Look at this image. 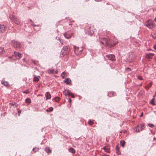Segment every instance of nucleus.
<instances>
[{"label": "nucleus", "instance_id": "obj_52", "mask_svg": "<svg viewBox=\"0 0 156 156\" xmlns=\"http://www.w3.org/2000/svg\"><path fill=\"white\" fill-rule=\"evenodd\" d=\"M35 148H34L33 149V151H35Z\"/></svg>", "mask_w": 156, "mask_h": 156}, {"label": "nucleus", "instance_id": "obj_6", "mask_svg": "<svg viewBox=\"0 0 156 156\" xmlns=\"http://www.w3.org/2000/svg\"><path fill=\"white\" fill-rule=\"evenodd\" d=\"M70 50V48L69 46H65L62 48L61 52L62 54L63 53L64 54H66L69 53Z\"/></svg>", "mask_w": 156, "mask_h": 156}, {"label": "nucleus", "instance_id": "obj_3", "mask_svg": "<svg viewBox=\"0 0 156 156\" xmlns=\"http://www.w3.org/2000/svg\"><path fill=\"white\" fill-rule=\"evenodd\" d=\"M9 18L11 20L15 23L17 25L20 24V20L15 16L12 15H10L9 16Z\"/></svg>", "mask_w": 156, "mask_h": 156}, {"label": "nucleus", "instance_id": "obj_47", "mask_svg": "<svg viewBox=\"0 0 156 156\" xmlns=\"http://www.w3.org/2000/svg\"><path fill=\"white\" fill-rule=\"evenodd\" d=\"M71 99H69V102L71 103Z\"/></svg>", "mask_w": 156, "mask_h": 156}, {"label": "nucleus", "instance_id": "obj_41", "mask_svg": "<svg viewBox=\"0 0 156 156\" xmlns=\"http://www.w3.org/2000/svg\"><path fill=\"white\" fill-rule=\"evenodd\" d=\"M153 48L155 49L156 50V44L154 45L153 46Z\"/></svg>", "mask_w": 156, "mask_h": 156}, {"label": "nucleus", "instance_id": "obj_42", "mask_svg": "<svg viewBox=\"0 0 156 156\" xmlns=\"http://www.w3.org/2000/svg\"><path fill=\"white\" fill-rule=\"evenodd\" d=\"M117 154H120V152L119 151H117Z\"/></svg>", "mask_w": 156, "mask_h": 156}, {"label": "nucleus", "instance_id": "obj_40", "mask_svg": "<svg viewBox=\"0 0 156 156\" xmlns=\"http://www.w3.org/2000/svg\"><path fill=\"white\" fill-rule=\"evenodd\" d=\"M16 104V103H15L14 104L10 103L9 104L11 105H12L14 106L15 104Z\"/></svg>", "mask_w": 156, "mask_h": 156}, {"label": "nucleus", "instance_id": "obj_29", "mask_svg": "<svg viewBox=\"0 0 156 156\" xmlns=\"http://www.w3.org/2000/svg\"><path fill=\"white\" fill-rule=\"evenodd\" d=\"M88 124L90 125H92L94 124V122L90 120L88 122Z\"/></svg>", "mask_w": 156, "mask_h": 156}, {"label": "nucleus", "instance_id": "obj_5", "mask_svg": "<svg viewBox=\"0 0 156 156\" xmlns=\"http://www.w3.org/2000/svg\"><path fill=\"white\" fill-rule=\"evenodd\" d=\"M73 48L74 52L77 55H79L81 53L83 50L82 48H80L79 47H77L76 46H74Z\"/></svg>", "mask_w": 156, "mask_h": 156}, {"label": "nucleus", "instance_id": "obj_31", "mask_svg": "<svg viewBox=\"0 0 156 156\" xmlns=\"http://www.w3.org/2000/svg\"><path fill=\"white\" fill-rule=\"evenodd\" d=\"M65 74V73L64 72H63L61 74V76L63 79H64L65 78L64 76Z\"/></svg>", "mask_w": 156, "mask_h": 156}, {"label": "nucleus", "instance_id": "obj_1", "mask_svg": "<svg viewBox=\"0 0 156 156\" xmlns=\"http://www.w3.org/2000/svg\"><path fill=\"white\" fill-rule=\"evenodd\" d=\"M144 25L149 29H152L155 26L154 22L150 20H147L145 22Z\"/></svg>", "mask_w": 156, "mask_h": 156}, {"label": "nucleus", "instance_id": "obj_20", "mask_svg": "<svg viewBox=\"0 0 156 156\" xmlns=\"http://www.w3.org/2000/svg\"><path fill=\"white\" fill-rule=\"evenodd\" d=\"M154 98H153L150 101V103L151 104L154 105H155V103L154 102Z\"/></svg>", "mask_w": 156, "mask_h": 156}, {"label": "nucleus", "instance_id": "obj_10", "mask_svg": "<svg viewBox=\"0 0 156 156\" xmlns=\"http://www.w3.org/2000/svg\"><path fill=\"white\" fill-rule=\"evenodd\" d=\"M5 26L4 25L0 24V31L3 32L5 29Z\"/></svg>", "mask_w": 156, "mask_h": 156}, {"label": "nucleus", "instance_id": "obj_30", "mask_svg": "<svg viewBox=\"0 0 156 156\" xmlns=\"http://www.w3.org/2000/svg\"><path fill=\"white\" fill-rule=\"evenodd\" d=\"M152 37L154 39H156V33H153L152 34Z\"/></svg>", "mask_w": 156, "mask_h": 156}, {"label": "nucleus", "instance_id": "obj_27", "mask_svg": "<svg viewBox=\"0 0 156 156\" xmlns=\"http://www.w3.org/2000/svg\"><path fill=\"white\" fill-rule=\"evenodd\" d=\"M56 39H57V40H59V41L62 44L63 42L62 41V40L59 38V37H56Z\"/></svg>", "mask_w": 156, "mask_h": 156}, {"label": "nucleus", "instance_id": "obj_36", "mask_svg": "<svg viewBox=\"0 0 156 156\" xmlns=\"http://www.w3.org/2000/svg\"><path fill=\"white\" fill-rule=\"evenodd\" d=\"M34 149H35L34 152H36L37 151L39 150V148L38 147H35Z\"/></svg>", "mask_w": 156, "mask_h": 156}, {"label": "nucleus", "instance_id": "obj_37", "mask_svg": "<svg viewBox=\"0 0 156 156\" xmlns=\"http://www.w3.org/2000/svg\"><path fill=\"white\" fill-rule=\"evenodd\" d=\"M21 110H19V111H18V114H19L18 115H19V116L20 115V114L21 113Z\"/></svg>", "mask_w": 156, "mask_h": 156}, {"label": "nucleus", "instance_id": "obj_58", "mask_svg": "<svg viewBox=\"0 0 156 156\" xmlns=\"http://www.w3.org/2000/svg\"><path fill=\"white\" fill-rule=\"evenodd\" d=\"M128 69H129V70H131L130 69V68H128Z\"/></svg>", "mask_w": 156, "mask_h": 156}, {"label": "nucleus", "instance_id": "obj_46", "mask_svg": "<svg viewBox=\"0 0 156 156\" xmlns=\"http://www.w3.org/2000/svg\"><path fill=\"white\" fill-rule=\"evenodd\" d=\"M54 73L55 74H57L58 73V71L57 70L56 71H55V72H54Z\"/></svg>", "mask_w": 156, "mask_h": 156}, {"label": "nucleus", "instance_id": "obj_38", "mask_svg": "<svg viewBox=\"0 0 156 156\" xmlns=\"http://www.w3.org/2000/svg\"><path fill=\"white\" fill-rule=\"evenodd\" d=\"M138 79L140 80H142V78L141 76H139L138 77Z\"/></svg>", "mask_w": 156, "mask_h": 156}, {"label": "nucleus", "instance_id": "obj_8", "mask_svg": "<svg viewBox=\"0 0 156 156\" xmlns=\"http://www.w3.org/2000/svg\"><path fill=\"white\" fill-rule=\"evenodd\" d=\"M106 57L110 60L114 61L115 60V56L113 54L107 55Z\"/></svg>", "mask_w": 156, "mask_h": 156}, {"label": "nucleus", "instance_id": "obj_45", "mask_svg": "<svg viewBox=\"0 0 156 156\" xmlns=\"http://www.w3.org/2000/svg\"><path fill=\"white\" fill-rule=\"evenodd\" d=\"M18 104H17V105L16 104H16H15V105H14L15 107H14V108H16V107H17V106H18Z\"/></svg>", "mask_w": 156, "mask_h": 156}, {"label": "nucleus", "instance_id": "obj_12", "mask_svg": "<svg viewBox=\"0 0 156 156\" xmlns=\"http://www.w3.org/2000/svg\"><path fill=\"white\" fill-rule=\"evenodd\" d=\"M64 82L67 85H69L71 83V80L69 78H68L64 80Z\"/></svg>", "mask_w": 156, "mask_h": 156}, {"label": "nucleus", "instance_id": "obj_13", "mask_svg": "<svg viewBox=\"0 0 156 156\" xmlns=\"http://www.w3.org/2000/svg\"><path fill=\"white\" fill-rule=\"evenodd\" d=\"M103 149L105 150V151L108 153H109L110 152V150L109 147L108 146H105L103 148Z\"/></svg>", "mask_w": 156, "mask_h": 156}, {"label": "nucleus", "instance_id": "obj_35", "mask_svg": "<svg viewBox=\"0 0 156 156\" xmlns=\"http://www.w3.org/2000/svg\"><path fill=\"white\" fill-rule=\"evenodd\" d=\"M32 62L34 63V64L35 65H37V62L34 60H32Z\"/></svg>", "mask_w": 156, "mask_h": 156}, {"label": "nucleus", "instance_id": "obj_51", "mask_svg": "<svg viewBox=\"0 0 156 156\" xmlns=\"http://www.w3.org/2000/svg\"><path fill=\"white\" fill-rule=\"evenodd\" d=\"M111 93H112V95H113V94H114V93L113 92H111Z\"/></svg>", "mask_w": 156, "mask_h": 156}, {"label": "nucleus", "instance_id": "obj_16", "mask_svg": "<svg viewBox=\"0 0 156 156\" xmlns=\"http://www.w3.org/2000/svg\"><path fill=\"white\" fill-rule=\"evenodd\" d=\"M154 54L152 53H150L147 55L146 57L147 58H150L151 57L154 55Z\"/></svg>", "mask_w": 156, "mask_h": 156}, {"label": "nucleus", "instance_id": "obj_28", "mask_svg": "<svg viewBox=\"0 0 156 156\" xmlns=\"http://www.w3.org/2000/svg\"><path fill=\"white\" fill-rule=\"evenodd\" d=\"M152 83H150L148 84V85L146 87V88L148 89L151 86Z\"/></svg>", "mask_w": 156, "mask_h": 156}, {"label": "nucleus", "instance_id": "obj_2", "mask_svg": "<svg viewBox=\"0 0 156 156\" xmlns=\"http://www.w3.org/2000/svg\"><path fill=\"white\" fill-rule=\"evenodd\" d=\"M100 42L102 44L106 46H109L111 45L110 41L106 38H101L100 39Z\"/></svg>", "mask_w": 156, "mask_h": 156}, {"label": "nucleus", "instance_id": "obj_56", "mask_svg": "<svg viewBox=\"0 0 156 156\" xmlns=\"http://www.w3.org/2000/svg\"><path fill=\"white\" fill-rule=\"evenodd\" d=\"M155 96H156V92H155V95L154 96V97Z\"/></svg>", "mask_w": 156, "mask_h": 156}, {"label": "nucleus", "instance_id": "obj_24", "mask_svg": "<svg viewBox=\"0 0 156 156\" xmlns=\"http://www.w3.org/2000/svg\"><path fill=\"white\" fill-rule=\"evenodd\" d=\"M1 83L2 84H4L5 86H8L9 85L8 83L5 81L2 82Z\"/></svg>", "mask_w": 156, "mask_h": 156}, {"label": "nucleus", "instance_id": "obj_33", "mask_svg": "<svg viewBox=\"0 0 156 156\" xmlns=\"http://www.w3.org/2000/svg\"><path fill=\"white\" fill-rule=\"evenodd\" d=\"M67 91V93L69 95H70L71 94V93L70 90H65V91Z\"/></svg>", "mask_w": 156, "mask_h": 156}, {"label": "nucleus", "instance_id": "obj_17", "mask_svg": "<svg viewBox=\"0 0 156 156\" xmlns=\"http://www.w3.org/2000/svg\"><path fill=\"white\" fill-rule=\"evenodd\" d=\"M69 151L73 154L75 153V151L74 148L72 147L70 148L69 150Z\"/></svg>", "mask_w": 156, "mask_h": 156}, {"label": "nucleus", "instance_id": "obj_23", "mask_svg": "<svg viewBox=\"0 0 156 156\" xmlns=\"http://www.w3.org/2000/svg\"><path fill=\"white\" fill-rule=\"evenodd\" d=\"M25 101H26V103H28V104H30L31 103V100L29 98H27L25 100Z\"/></svg>", "mask_w": 156, "mask_h": 156}, {"label": "nucleus", "instance_id": "obj_53", "mask_svg": "<svg viewBox=\"0 0 156 156\" xmlns=\"http://www.w3.org/2000/svg\"><path fill=\"white\" fill-rule=\"evenodd\" d=\"M154 21L156 22V17L154 19Z\"/></svg>", "mask_w": 156, "mask_h": 156}, {"label": "nucleus", "instance_id": "obj_32", "mask_svg": "<svg viewBox=\"0 0 156 156\" xmlns=\"http://www.w3.org/2000/svg\"><path fill=\"white\" fill-rule=\"evenodd\" d=\"M147 125L151 128H153L154 126V125L153 124L148 123Z\"/></svg>", "mask_w": 156, "mask_h": 156}, {"label": "nucleus", "instance_id": "obj_57", "mask_svg": "<svg viewBox=\"0 0 156 156\" xmlns=\"http://www.w3.org/2000/svg\"><path fill=\"white\" fill-rule=\"evenodd\" d=\"M155 139H156V138L155 137H154V138H153V140H155Z\"/></svg>", "mask_w": 156, "mask_h": 156}, {"label": "nucleus", "instance_id": "obj_21", "mask_svg": "<svg viewBox=\"0 0 156 156\" xmlns=\"http://www.w3.org/2000/svg\"><path fill=\"white\" fill-rule=\"evenodd\" d=\"M53 110V108L52 107H51L49 108H48L46 110V111L47 112H50L52 111Z\"/></svg>", "mask_w": 156, "mask_h": 156}, {"label": "nucleus", "instance_id": "obj_43", "mask_svg": "<svg viewBox=\"0 0 156 156\" xmlns=\"http://www.w3.org/2000/svg\"><path fill=\"white\" fill-rule=\"evenodd\" d=\"M96 2H101V1H102V0H94Z\"/></svg>", "mask_w": 156, "mask_h": 156}, {"label": "nucleus", "instance_id": "obj_25", "mask_svg": "<svg viewBox=\"0 0 156 156\" xmlns=\"http://www.w3.org/2000/svg\"><path fill=\"white\" fill-rule=\"evenodd\" d=\"M4 51V48H3L0 47V54H2Z\"/></svg>", "mask_w": 156, "mask_h": 156}, {"label": "nucleus", "instance_id": "obj_49", "mask_svg": "<svg viewBox=\"0 0 156 156\" xmlns=\"http://www.w3.org/2000/svg\"><path fill=\"white\" fill-rule=\"evenodd\" d=\"M143 115V113H142V114L140 116V117H142V116Z\"/></svg>", "mask_w": 156, "mask_h": 156}, {"label": "nucleus", "instance_id": "obj_11", "mask_svg": "<svg viewBox=\"0 0 156 156\" xmlns=\"http://www.w3.org/2000/svg\"><path fill=\"white\" fill-rule=\"evenodd\" d=\"M34 79H33V81L38 82L39 81V79L40 78V77L39 76H36L35 75H34Z\"/></svg>", "mask_w": 156, "mask_h": 156}, {"label": "nucleus", "instance_id": "obj_4", "mask_svg": "<svg viewBox=\"0 0 156 156\" xmlns=\"http://www.w3.org/2000/svg\"><path fill=\"white\" fill-rule=\"evenodd\" d=\"M11 44L15 48H18L21 47V44L20 42L14 40H12L11 42Z\"/></svg>", "mask_w": 156, "mask_h": 156}, {"label": "nucleus", "instance_id": "obj_18", "mask_svg": "<svg viewBox=\"0 0 156 156\" xmlns=\"http://www.w3.org/2000/svg\"><path fill=\"white\" fill-rule=\"evenodd\" d=\"M45 150L46 152L48 153H51V150L48 147H46L45 149Z\"/></svg>", "mask_w": 156, "mask_h": 156}, {"label": "nucleus", "instance_id": "obj_50", "mask_svg": "<svg viewBox=\"0 0 156 156\" xmlns=\"http://www.w3.org/2000/svg\"><path fill=\"white\" fill-rule=\"evenodd\" d=\"M91 32V34H92L94 33V31H92V32Z\"/></svg>", "mask_w": 156, "mask_h": 156}, {"label": "nucleus", "instance_id": "obj_9", "mask_svg": "<svg viewBox=\"0 0 156 156\" xmlns=\"http://www.w3.org/2000/svg\"><path fill=\"white\" fill-rule=\"evenodd\" d=\"M14 54L15 57L18 59H20L22 56V55L21 53L16 51L14 52Z\"/></svg>", "mask_w": 156, "mask_h": 156}, {"label": "nucleus", "instance_id": "obj_59", "mask_svg": "<svg viewBox=\"0 0 156 156\" xmlns=\"http://www.w3.org/2000/svg\"><path fill=\"white\" fill-rule=\"evenodd\" d=\"M71 22H73V21H71Z\"/></svg>", "mask_w": 156, "mask_h": 156}, {"label": "nucleus", "instance_id": "obj_26", "mask_svg": "<svg viewBox=\"0 0 156 156\" xmlns=\"http://www.w3.org/2000/svg\"><path fill=\"white\" fill-rule=\"evenodd\" d=\"M60 99V98L59 97H56L54 99H55V101H56V102H58L59 101Z\"/></svg>", "mask_w": 156, "mask_h": 156}, {"label": "nucleus", "instance_id": "obj_48", "mask_svg": "<svg viewBox=\"0 0 156 156\" xmlns=\"http://www.w3.org/2000/svg\"><path fill=\"white\" fill-rule=\"evenodd\" d=\"M102 156H109V155H107V154H104V155H103Z\"/></svg>", "mask_w": 156, "mask_h": 156}, {"label": "nucleus", "instance_id": "obj_44", "mask_svg": "<svg viewBox=\"0 0 156 156\" xmlns=\"http://www.w3.org/2000/svg\"><path fill=\"white\" fill-rule=\"evenodd\" d=\"M64 94L65 96H66L67 95H68V94L67 93H65Z\"/></svg>", "mask_w": 156, "mask_h": 156}, {"label": "nucleus", "instance_id": "obj_22", "mask_svg": "<svg viewBox=\"0 0 156 156\" xmlns=\"http://www.w3.org/2000/svg\"><path fill=\"white\" fill-rule=\"evenodd\" d=\"M120 144L121 146L122 147H124V145L125 143V142L124 141H121L120 142Z\"/></svg>", "mask_w": 156, "mask_h": 156}, {"label": "nucleus", "instance_id": "obj_7", "mask_svg": "<svg viewBox=\"0 0 156 156\" xmlns=\"http://www.w3.org/2000/svg\"><path fill=\"white\" fill-rule=\"evenodd\" d=\"M145 128L144 125V124H141L138 125L135 128V130L137 132H139L142 131Z\"/></svg>", "mask_w": 156, "mask_h": 156}, {"label": "nucleus", "instance_id": "obj_34", "mask_svg": "<svg viewBox=\"0 0 156 156\" xmlns=\"http://www.w3.org/2000/svg\"><path fill=\"white\" fill-rule=\"evenodd\" d=\"M23 92L24 93H25V94H28L29 93V90H26V91H23Z\"/></svg>", "mask_w": 156, "mask_h": 156}, {"label": "nucleus", "instance_id": "obj_19", "mask_svg": "<svg viewBox=\"0 0 156 156\" xmlns=\"http://www.w3.org/2000/svg\"><path fill=\"white\" fill-rule=\"evenodd\" d=\"M54 70L53 69H49L48 70V73L49 74H52L54 73Z\"/></svg>", "mask_w": 156, "mask_h": 156}, {"label": "nucleus", "instance_id": "obj_39", "mask_svg": "<svg viewBox=\"0 0 156 156\" xmlns=\"http://www.w3.org/2000/svg\"><path fill=\"white\" fill-rule=\"evenodd\" d=\"M71 96V97L72 98H74V96L71 93V94L70 95Z\"/></svg>", "mask_w": 156, "mask_h": 156}, {"label": "nucleus", "instance_id": "obj_14", "mask_svg": "<svg viewBox=\"0 0 156 156\" xmlns=\"http://www.w3.org/2000/svg\"><path fill=\"white\" fill-rule=\"evenodd\" d=\"M45 96L46 97V99H50L51 98V94L49 92H46L45 94Z\"/></svg>", "mask_w": 156, "mask_h": 156}, {"label": "nucleus", "instance_id": "obj_15", "mask_svg": "<svg viewBox=\"0 0 156 156\" xmlns=\"http://www.w3.org/2000/svg\"><path fill=\"white\" fill-rule=\"evenodd\" d=\"M64 36L67 39L70 38L71 37V36L67 32L64 34Z\"/></svg>", "mask_w": 156, "mask_h": 156}, {"label": "nucleus", "instance_id": "obj_54", "mask_svg": "<svg viewBox=\"0 0 156 156\" xmlns=\"http://www.w3.org/2000/svg\"><path fill=\"white\" fill-rule=\"evenodd\" d=\"M119 151V149L118 148H117V151Z\"/></svg>", "mask_w": 156, "mask_h": 156}, {"label": "nucleus", "instance_id": "obj_55", "mask_svg": "<svg viewBox=\"0 0 156 156\" xmlns=\"http://www.w3.org/2000/svg\"><path fill=\"white\" fill-rule=\"evenodd\" d=\"M119 151V149L118 148H117V151Z\"/></svg>", "mask_w": 156, "mask_h": 156}]
</instances>
